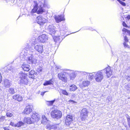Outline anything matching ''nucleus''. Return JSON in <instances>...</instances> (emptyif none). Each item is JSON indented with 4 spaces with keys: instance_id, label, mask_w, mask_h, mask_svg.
Segmentation results:
<instances>
[{
    "instance_id": "7ed1b4c3",
    "label": "nucleus",
    "mask_w": 130,
    "mask_h": 130,
    "mask_svg": "<svg viewBox=\"0 0 130 130\" xmlns=\"http://www.w3.org/2000/svg\"><path fill=\"white\" fill-rule=\"evenodd\" d=\"M37 42L36 40H33L30 43L31 44V46L32 47H30L32 49V47H34V48L36 50L39 52L40 53H42L43 51V48L42 45H40L39 44L36 45Z\"/></svg>"
},
{
    "instance_id": "f704fd0d",
    "label": "nucleus",
    "mask_w": 130,
    "mask_h": 130,
    "mask_svg": "<svg viewBox=\"0 0 130 130\" xmlns=\"http://www.w3.org/2000/svg\"><path fill=\"white\" fill-rule=\"evenodd\" d=\"M125 88L128 91H130V84L125 85Z\"/></svg>"
},
{
    "instance_id": "58836bf2",
    "label": "nucleus",
    "mask_w": 130,
    "mask_h": 130,
    "mask_svg": "<svg viewBox=\"0 0 130 130\" xmlns=\"http://www.w3.org/2000/svg\"><path fill=\"white\" fill-rule=\"evenodd\" d=\"M5 116H2L0 117V122H3L4 121L5 119Z\"/></svg>"
},
{
    "instance_id": "393cba45",
    "label": "nucleus",
    "mask_w": 130,
    "mask_h": 130,
    "mask_svg": "<svg viewBox=\"0 0 130 130\" xmlns=\"http://www.w3.org/2000/svg\"><path fill=\"white\" fill-rule=\"evenodd\" d=\"M37 73L35 72L34 70H32L29 72V75L31 76H30V77L32 78H34L35 76V75H37Z\"/></svg>"
},
{
    "instance_id": "9b49d317",
    "label": "nucleus",
    "mask_w": 130,
    "mask_h": 130,
    "mask_svg": "<svg viewBox=\"0 0 130 130\" xmlns=\"http://www.w3.org/2000/svg\"><path fill=\"white\" fill-rule=\"evenodd\" d=\"M36 21V22L40 25H43L45 22V19L42 18L40 16L37 17Z\"/></svg>"
},
{
    "instance_id": "4be33fe9",
    "label": "nucleus",
    "mask_w": 130,
    "mask_h": 130,
    "mask_svg": "<svg viewBox=\"0 0 130 130\" xmlns=\"http://www.w3.org/2000/svg\"><path fill=\"white\" fill-rule=\"evenodd\" d=\"M27 75L25 73L22 72H20L18 75L17 77L20 78V79L25 77H27Z\"/></svg>"
},
{
    "instance_id": "f03ea898",
    "label": "nucleus",
    "mask_w": 130,
    "mask_h": 130,
    "mask_svg": "<svg viewBox=\"0 0 130 130\" xmlns=\"http://www.w3.org/2000/svg\"><path fill=\"white\" fill-rule=\"evenodd\" d=\"M34 8L32 10V13L37 12L38 14L42 13L43 12V9L41 7L43 4V2H40L39 3H37L36 1H34Z\"/></svg>"
},
{
    "instance_id": "603ef678",
    "label": "nucleus",
    "mask_w": 130,
    "mask_h": 130,
    "mask_svg": "<svg viewBox=\"0 0 130 130\" xmlns=\"http://www.w3.org/2000/svg\"><path fill=\"white\" fill-rule=\"evenodd\" d=\"M9 71H10V69H8V71L7 70L6 72H9Z\"/></svg>"
},
{
    "instance_id": "9d476101",
    "label": "nucleus",
    "mask_w": 130,
    "mask_h": 130,
    "mask_svg": "<svg viewBox=\"0 0 130 130\" xmlns=\"http://www.w3.org/2000/svg\"><path fill=\"white\" fill-rule=\"evenodd\" d=\"M88 111L86 108L83 109L80 112V116L82 120H85L87 117Z\"/></svg>"
},
{
    "instance_id": "37998d69",
    "label": "nucleus",
    "mask_w": 130,
    "mask_h": 130,
    "mask_svg": "<svg viewBox=\"0 0 130 130\" xmlns=\"http://www.w3.org/2000/svg\"><path fill=\"white\" fill-rule=\"evenodd\" d=\"M10 125L16 127V124H15L12 122H11L10 123Z\"/></svg>"
},
{
    "instance_id": "20e7f679",
    "label": "nucleus",
    "mask_w": 130,
    "mask_h": 130,
    "mask_svg": "<svg viewBox=\"0 0 130 130\" xmlns=\"http://www.w3.org/2000/svg\"><path fill=\"white\" fill-rule=\"evenodd\" d=\"M102 71H99L94 73V77L96 82H101L104 79V75L103 72H101Z\"/></svg>"
},
{
    "instance_id": "7c9ffc66",
    "label": "nucleus",
    "mask_w": 130,
    "mask_h": 130,
    "mask_svg": "<svg viewBox=\"0 0 130 130\" xmlns=\"http://www.w3.org/2000/svg\"><path fill=\"white\" fill-rule=\"evenodd\" d=\"M122 31L123 32H124L125 34L127 32V34H128L129 35H130V31L126 29L125 28H123L122 29ZM123 34H124V32Z\"/></svg>"
},
{
    "instance_id": "f8f14e48",
    "label": "nucleus",
    "mask_w": 130,
    "mask_h": 130,
    "mask_svg": "<svg viewBox=\"0 0 130 130\" xmlns=\"http://www.w3.org/2000/svg\"><path fill=\"white\" fill-rule=\"evenodd\" d=\"M54 18L56 22L57 23H58L65 20V19L64 18L63 16L62 15H55L54 16Z\"/></svg>"
},
{
    "instance_id": "49530a36",
    "label": "nucleus",
    "mask_w": 130,
    "mask_h": 130,
    "mask_svg": "<svg viewBox=\"0 0 130 130\" xmlns=\"http://www.w3.org/2000/svg\"><path fill=\"white\" fill-rule=\"evenodd\" d=\"M124 39L125 41V42H127L128 41V40L126 36H124Z\"/></svg>"
},
{
    "instance_id": "09e8293b",
    "label": "nucleus",
    "mask_w": 130,
    "mask_h": 130,
    "mask_svg": "<svg viewBox=\"0 0 130 130\" xmlns=\"http://www.w3.org/2000/svg\"><path fill=\"white\" fill-rule=\"evenodd\" d=\"M42 120H45V119H47L44 115H42Z\"/></svg>"
},
{
    "instance_id": "1a4fd4ad",
    "label": "nucleus",
    "mask_w": 130,
    "mask_h": 130,
    "mask_svg": "<svg viewBox=\"0 0 130 130\" xmlns=\"http://www.w3.org/2000/svg\"><path fill=\"white\" fill-rule=\"evenodd\" d=\"M33 106L31 104H30L26 107L24 110V113L27 115L29 114L32 111Z\"/></svg>"
},
{
    "instance_id": "a878e982",
    "label": "nucleus",
    "mask_w": 130,
    "mask_h": 130,
    "mask_svg": "<svg viewBox=\"0 0 130 130\" xmlns=\"http://www.w3.org/2000/svg\"><path fill=\"white\" fill-rule=\"evenodd\" d=\"M77 88L76 86L74 84L70 85L69 87V89L70 91H74L76 90Z\"/></svg>"
},
{
    "instance_id": "a19ab883",
    "label": "nucleus",
    "mask_w": 130,
    "mask_h": 130,
    "mask_svg": "<svg viewBox=\"0 0 130 130\" xmlns=\"http://www.w3.org/2000/svg\"><path fill=\"white\" fill-rule=\"evenodd\" d=\"M47 119H45V120H42L41 122L42 123L44 124H45L47 122Z\"/></svg>"
},
{
    "instance_id": "cd10ccee",
    "label": "nucleus",
    "mask_w": 130,
    "mask_h": 130,
    "mask_svg": "<svg viewBox=\"0 0 130 130\" xmlns=\"http://www.w3.org/2000/svg\"><path fill=\"white\" fill-rule=\"evenodd\" d=\"M8 92L11 94H13L15 93V90L14 88H10L8 89Z\"/></svg>"
},
{
    "instance_id": "f3484780",
    "label": "nucleus",
    "mask_w": 130,
    "mask_h": 130,
    "mask_svg": "<svg viewBox=\"0 0 130 130\" xmlns=\"http://www.w3.org/2000/svg\"><path fill=\"white\" fill-rule=\"evenodd\" d=\"M90 84V82L89 81H84L80 84L79 86L80 88L83 89L84 87H88Z\"/></svg>"
},
{
    "instance_id": "de8ad7c7",
    "label": "nucleus",
    "mask_w": 130,
    "mask_h": 130,
    "mask_svg": "<svg viewBox=\"0 0 130 130\" xmlns=\"http://www.w3.org/2000/svg\"><path fill=\"white\" fill-rule=\"evenodd\" d=\"M122 24L123 26L125 27H126L127 26L126 24L124 22H123Z\"/></svg>"
},
{
    "instance_id": "dca6fc26",
    "label": "nucleus",
    "mask_w": 130,
    "mask_h": 130,
    "mask_svg": "<svg viewBox=\"0 0 130 130\" xmlns=\"http://www.w3.org/2000/svg\"><path fill=\"white\" fill-rule=\"evenodd\" d=\"M58 76L59 79L64 82H67V77L64 74L62 73H59L58 74Z\"/></svg>"
},
{
    "instance_id": "0eeeda50",
    "label": "nucleus",
    "mask_w": 130,
    "mask_h": 130,
    "mask_svg": "<svg viewBox=\"0 0 130 130\" xmlns=\"http://www.w3.org/2000/svg\"><path fill=\"white\" fill-rule=\"evenodd\" d=\"M79 71H75L74 72L73 71L68 70L65 72L66 74L69 75L70 79L71 80L74 79L76 76V74L79 73Z\"/></svg>"
},
{
    "instance_id": "79ce46f5",
    "label": "nucleus",
    "mask_w": 130,
    "mask_h": 130,
    "mask_svg": "<svg viewBox=\"0 0 130 130\" xmlns=\"http://www.w3.org/2000/svg\"><path fill=\"white\" fill-rule=\"evenodd\" d=\"M125 19L127 20H129L130 19V15H128L126 16L125 17Z\"/></svg>"
},
{
    "instance_id": "f257e3e1",
    "label": "nucleus",
    "mask_w": 130,
    "mask_h": 130,
    "mask_svg": "<svg viewBox=\"0 0 130 130\" xmlns=\"http://www.w3.org/2000/svg\"><path fill=\"white\" fill-rule=\"evenodd\" d=\"M29 50H27L24 49L23 51V53L24 56H27V61L29 63L36 64L37 63V60L34 58V56L36 54L35 51L30 47H29Z\"/></svg>"
},
{
    "instance_id": "c756f323",
    "label": "nucleus",
    "mask_w": 130,
    "mask_h": 130,
    "mask_svg": "<svg viewBox=\"0 0 130 130\" xmlns=\"http://www.w3.org/2000/svg\"><path fill=\"white\" fill-rule=\"evenodd\" d=\"M24 123L22 121H19L16 124V127H20L23 125Z\"/></svg>"
},
{
    "instance_id": "ea45409f",
    "label": "nucleus",
    "mask_w": 130,
    "mask_h": 130,
    "mask_svg": "<svg viewBox=\"0 0 130 130\" xmlns=\"http://www.w3.org/2000/svg\"><path fill=\"white\" fill-rule=\"evenodd\" d=\"M42 68L41 67H39L38 68L37 71L39 72H41L42 71Z\"/></svg>"
},
{
    "instance_id": "a211bd4d",
    "label": "nucleus",
    "mask_w": 130,
    "mask_h": 130,
    "mask_svg": "<svg viewBox=\"0 0 130 130\" xmlns=\"http://www.w3.org/2000/svg\"><path fill=\"white\" fill-rule=\"evenodd\" d=\"M37 114H35L32 113L31 115V118L32 121H34V123L35 121H37L40 119V118L37 116Z\"/></svg>"
},
{
    "instance_id": "ddd939ff",
    "label": "nucleus",
    "mask_w": 130,
    "mask_h": 130,
    "mask_svg": "<svg viewBox=\"0 0 130 130\" xmlns=\"http://www.w3.org/2000/svg\"><path fill=\"white\" fill-rule=\"evenodd\" d=\"M73 120V118L72 116L70 115H67L65 120L66 124L67 125H70L72 123Z\"/></svg>"
},
{
    "instance_id": "72a5a7b5",
    "label": "nucleus",
    "mask_w": 130,
    "mask_h": 130,
    "mask_svg": "<svg viewBox=\"0 0 130 130\" xmlns=\"http://www.w3.org/2000/svg\"><path fill=\"white\" fill-rule=\"evenodd\" d=\"M126 117L127 118L128 125L130 127V118H129V117L128 115H127Z\"/></svg>"
},
{
    "instance_id": "6e6552de",
    "label": "nucleus",
    "mask_w": 130,
    "mask_h": 130,
    "mask_svg": "<svg viewBox=\"0 0 130 130\" xmlns=\"http://www.w3.org/2000/svg\"><path fill=\"white\" fill-rule=\"evenodd\" d=\"M103 70L106 74L107 78H109L112 75V71L109 66Z\"/></svg>"
},
{
    "instance_id": "2eb2a0df",
    "label": "nucleus",
    "mask_w": 130,
    "mask_h": 130,
    "mask_svg": "<svg viewBox=\"0 0 130 130\" xmlns=\"http://www.w3.org/2000/svg\"><path fill=\"white\" fill-rule=\"evenodd\" d=\"M3 84L5 87L8 88L11 85V82L9 80L5 79L3 80Z\"/></svg>"
},
{
    "instance_id": "6ab92c4d",
    "label": "nucleus",
    "mask_w": 130,
    "mask_h": 130,
    "mask_svg": "<svg viewBox=\"0 0 130 130\" xmlns=\"http://www.w3.org/2000/svg\"><path fill=\"white\" fill-rule=\"evenodd\" d=\"M28 82V80L27 77H25L22 79H20L19 83L21 85H27Z\"/></svg>"
},
{
    "instance_id": "423d86ee",
    "label": "nucleus",
    "mask_w": 130,
    "mask_h": 130,
    "mask_svg": "<svg viewBox=\"0 0 130 130\" xmlns=\"http://www.w3.org/2000/svg\"><path fill=\"white\" fill-rule=\"evenodd\" d=\"M51 115L53 118L58 119L61 117L62 114L60 111L55 110L51 112Z\"/></svg>"
},
{
    "instance_id": "8fccbe9b",
    "label": "nucleus",
    "mask_w": 130,
    "mask_h": 130,
    "mask_svg": "<svg viewBox=\"0 0 130 130\" xmlns=\"http://www.w3.org/2000/svg\"><path fill=\"white\" fill-rule=\"evenodd\" d=\"M47 92V91H45V92H41V95H44V94L46 92Z\"/></svg>"
},
{
    "instance_id": "412c9836",
    "label": "nucleus",
    "mask_w": 130,
    "mask_h": 130,
    "mask_svg": "<svg viewBox=\"0 0 130 130\" xmlns=\"http://www.w3.org/2000/svg\"><path fill=\"white\" fill-rule=\"evenodd\" d=\"M24 123L30 124L34 123V121L29 117L25 118L23 120Z\"/></svg>"
},
{
    "instance_id": "864d4df0",
    "label": "nucleus",
    "mask_w": 130,
    "mask_h": 130,
    "mask_svg": "<svg viewBox=\"0 0 130 130\" xmlns=\"http://www.w3.org/2000/svg\"><path fill=\"white\" fill-rule=\"evenodd\" d=\"M112 1H113L114 0H111Z\"/></svg>"
},
{
    "instance_id": "473e14b6",
    "label": "nucleus",
    "mask_w": 130,
    "mask_h": 130,
    "mask_svg": "<svg viewBox=\"0 0 130 130\" xmlns=\"http://www.w3.org/2000/svg\"><path fill=\"white\" fill-rule=\"evenodd\" d=\"M61 92L64 95H68V93L67 92V91L61 89Z\"/></svg>"
},
{
    "instance_id": "bb28decb",
    "label": "nucleus",
    "mask_w": 130,
    "mask_h": 130,
    "mask_svg": "<svg viewBox=\"0 0 130 130\" xmlns=\"http://www.w3.org/2000/svg\"><path fill=\"white\" fill-rule=\"evenodd\" d=\"M94 73L93 74L91 73H88L87 76H88V78L89 80H92L94 77Z\"/></svg>"
},
{
    "instance_id": "2f4dec72",
    "label": "nucleus",
    "mask_w": 130,
    "mask_h": 130,
    "mask_svg": "<svg viewBox=\"0 0 130 130\" xmlns=\"http://www.w3.org/2000/svg\"><path fill=\"white\" fill-rule=\"evenodd\" d=\"M46 128L48 129L49 130L51 129L54 128V126L53 125H47L46 126Z\"/></svg>"
},
{
    "instance_id": "a18cd8bd",
    "label": "nucleus",
    "mask_w": 130,
    "mask_h": 130,
    "mask_svg": "<svg viewBox=\"0 0 130 130\" xmlns=\"http://www.w3.org/2000/svg\"><path fill=\"white\" fill-rule=\"evenodd\" d=\"M125 78L127 80H130V75L128 76H126Z\"/></svg>"
},
{
    "instance_id": "39448f33",
    "label": "nucleus",
    "mask_w": 130,
    "mask_h": 130,
    "mask_svg": "<svg viewBox=\"0 0 130 130\" xmlns=\"http://www.w3.org/2000/svg\"><path fill=\"white\" fill-rule=\"evenodd\" d=\"M45 29L48 33L51 35L54 34L56 31V27L53 25H47L45 27Z\"/></svg>"
},
{
    "instance_id": "e433bc0d",
    "label": "nucleus",
    "mask_w": 130,
    "mask_h": 130,
    "mask_svg": "<svg viewBox=\"0 0 130 130\" xmlns=\"http://www.w3.org/2000/svg\"><path fill=\"white\" fill-rule=\"evenodd\" d=\"M6 116L7 117H11L13 116V114L9 112H7L6 113Z\"/></svg>"
},
{
    "instance_id": "aec40b11",
    "label": "nucleus",
    "mask_w": 130,
    "mask_h": 130,
    "mask_svg": "<svg viewBox=\"0 0 130 130\" xmlns=\"http://www.w3.org/2000/svg\"><path fill=\"white\" fill-rule=\"evenodd\" d=\"M21 67L24 71L27 72L29 71L30 68L29 65L26 63H23L22 64Z\"/></svg>"
},
{
    "instance_id": "4c0bfd02",
    "label": "nucleus",
    "mask_w": 130,
    "mask_h": 130,
    "mask_svg": "<svg viewBox=\"0 0 130 130\" xmlns=\"http://www.w3.org/2000/svg\"><path fill=\"white\" fill-rule=\"evenodd\" d=\"M117 1L123 6H124L126 5V4L125 3L121 1L120 0H117Z\"/></svg>"
},
{
    "instance_id": "5701e85b",
    "label": "nucleus",
    "mask_w": 130,
    "mask_h": 130,
    "mask_svg": "<svg viewBox=\"0 0 130 130\" xmlns=\"http://www.w3.org/2000/svg\"><path fill=\"white\" fill-rule=\"evenodd\" d=\"M12 98L13 99L17 100L19 101H21L22 100V97L19 95H14L12 97Z\"/></svg>"
},
{
    "instance_id": "c03bdc74",
    "label": "nucleus",
    "mask_w": 130,
    "mask_h": 130,
    "mask_svg": "<svg viewBox=\"0 0 130 130\" xmlns=\"http://www.w3.org/2000/svg\"><path fill=\"white\" fill-rule=\"evenodd\" d=\"M126 42H124L123 43V45L125 47H129V45H128L126 43Z\"/></svg>"
},
{
    "instance_id": "3c124183",
    "label": "nucleus",
    "mask_w": 130,
    "mask_h": 130,
    "mask_svg": "<svg viewBox=\"0 0 130 130\" xmlns=\"http://www.w3.org/2000/svg\"><path fill=\"white\" fill-rule=\"evenodd\" d=\"M70 101H71V102H73V103H74L75 102L74 101L72 100H70Z\"/></svg>"
},
{
    "instance_id": "4468645a",
    "label": "nucleus",
    "mask_w": 130,
    "mask_h": 130,
    "mask_svg": "<svg viewBox=\"0 0 130 130\" xmlns=\"http://www.w3.org/2000/svg\"><path fill=\"white\" fill-rule=\"evenodd\" d=\"M39 40L40 41L44 43L48 39L47 36L44 34H43L41 36H39L38 38Z\"/></svg>"
},
{
    "instance_id": "c85d7f7f",
    "label": "nucleus",
    "mask_w": 130,
    "mask_h": 130,
    "mask_svg": "<svg viewBox=\"0 0 130 130\" xmlns=\"http://www.w3.org/2000/svg\"><path fill=\"white\" fill-rule=\"evenodd\" d=\"M55 101V100L51 101H46V104L48 106H51L53 105Z\"/></svg>"
},
{
    "instance_id": "b1692460",
    "label": "nucleus",
    "mask_w": 130,
    "mask_h": 130,
    "mask_svg": "<svg viewBox=\"0 0 130 130\" xmlns=\"http://www.w3.org/2000/svg\"><path fill=\"white\" fill-rule=\"evenodd\" d=\"M54 83V81L53 79H51L49 80L46 81L43 84L44 86H46L49 85H53Z\"/></svg>"
},
{
    "instance_id": "c9c22d12",
    "label": "nucleus",
    "mask_w": 130,
    "mask_h": 130,
    "mask_svg": "<svg viewBox=\"0 0 130 130\" xmlns=\"http://www.w3.org/2000/svg\"><path fill=\"white\" fill-rule=\"evenodd\" d=\"M82 75H85L87 77L88 73H87L84 72H79Z\"/></svg>"
}]
</instances>
